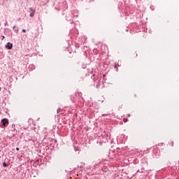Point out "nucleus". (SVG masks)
<instances>
[{"instance_id":"423d86ee","label":"nucleus","mask_w":179,"mask_h":179,"mask_svg":"<svg viewBox=\"0 0 179 179\" xmlns=\"http://www.w3.org/2000/svg\"><path fill=\"white\" fill-rule=\"evenodd\" d=\"M29 10H30V12H36L31 7L29 8Z\"/></svg>"},{"instance_id":"ddd939ff","label":"nucleus","mask_w":179,"mask_h":179,"mask_svg":"<svg viewBox=\"0 0 179 179\" xmlns=\"http://www.w3.org/2000/svg\"><path fill=\"white\" fill-rule=\"evenodd\" d=\"M1 37H2L1 40L3 41L5 38V36H1Z\"/></svg>"},{"instance_id":"1a4fd4ad","label":"nucleus","mask_w":179,"mask_h":179,"mask_svg":"<svg viewBox=\"0 0 179 179\" xmlns=\"http://www.w3.org/2000/svg\"><path fill=\"white\" fill-rule=\"evenodd\" d=\"M123 121H124V122H128V119L127 118H124Z\"/></svg>"},{"instance_id":"9d476101","label":"nucleus","mask_w":179,"mask_h":179,"mask_svg":"<svg viewBox=\"0 0 179 179\" xmlns=\"http://www.w3.org/2000/svg\"><path fill=\"white\" fill-rule=\"evenodd\" d=\"M170 145L172 146V147L174 146V142L171 141V142L170 143Z\"/></svg>"},{"instance_id":"7ed1b4c3","label":"nucleus","mask_w":179,"mask_h":179,"mask_svg":"<svg viewBox=\"0 0 179 179\" xmlns=\"http://www.w3.org/2000/svg\"><path fill=\"white\" fill-rule=\"evenodd\" d=\"M15 33L17 34L19 33V28H16V25H15L13 27Z\"/></svg>"},{"instance_id":"9b49d317","label":"nucleus","mask_w":179,"mask_h":179,"mask_svg":"<svg viewBox=\"0 0 179 179\" xmlns=\"http://www.w3.org/2000/svg\"><path fill=\"white\" fill-rule=\"evenodd\" d=\"M96 89H99V87H100V85L99 84L96 85Z\"/></svg>"},{"instance_id":"f8f14e48","label":"nucleus","mask_w":179,"mask_h":179,"mask_svg":"<svg viewBox=\"0 0 179 179\" xmlns=\"http://www.w3.org/2000/svg\"><path fill=\"white\" fill-rule=\"evenodd\" d=\"M108 114H102V117H107Z\"/></svg>"},{"instance_id":"2eb2a0df","label":"nucleus","mask_w":179,"mask_h":179,"mask_svg":"<svg viewBox=\"0 0 179 179\" xmlns=\"http://www.w3.org/2000/svg\"><path fill=\"white\" fill-rule=\"evenodd\" d=\"M22 33H26V29H24L22 30Z\"/></svg>"},{"instance_id":"dca6fc26","label":"nucleus","mask_w":179,"mask_h":179,"mask_svg":"<svg viewBox=\"0 0 179 179\" xmlns=\"http://www.w3.org/2000/svg\"><path fill=\"white\" fill-rule=\"evenodd\" d=\"M16 150L19 151V150H20V148H16Z\"/></svg>"},{"instance_id":"20e7f679","label":"nucleus","mask_w":179,"mask_h":179,"mask_svg":"<svg viewBox=\"0 0 179 179\" xmlns=\"http://www.w3.org/2000/svg\"><path fill=\"white\" fill-rule=\"evenodd\" d=\"M35 13H36V11L31 12L29 14L30 17H34Z\"/></svg>"},{"instance_id":"a211bd4d","label":"nucleus","mask_w":179,"mask_h":179,"mask_svg":"<svg viewBox=\"0 0 179 179\" xmlns=\"http://www.w3.org/2000/svg\"><path fill=\"white\" fill-rule=\"evenodd\" d=\"M126 31H129V29H126Z\"/></svg>"},{"instance_id":"f03ea898","label":"nucleus","mask_w":179,"mask_h":179,"mask_svg":"<svg viewBox=\"0 0 179 179\" xmlns=\"http://www.w3.org/2000/svg\"><path fill=\"white\" fill-rule=\"evenodd\" d=\"M5 48H6L7 50H12V48H13V44H12L10 42H8L7 45L5 46Z\"/></svg>"},{"instance_id":"6e6552de","label":"nucleus","mask_w":179,"mask_h":179,"mask_svg":"<svg viewBox=\"0 0 179 179\" xmlns=\"http://www.w3.org/2000/svg\"><path fill=\"white\" fill-rule=\"evenodd\" d=\"M114 68L116 69V71H118V67H117V64H115Z\"/></svg>"},{"instance_id":"4468645a","label":"nucleus","mask_w":179,"mask_h":179,"mask_svg":"<svg viewBox=\"0 0 179 179\" xmlns=\"http://www.w3.org/2000/svg\"><path fill=\"white\" fill-rule=\"evenodd\" d=\"M4 26H8V21H6V23L4 24Z\"/></svg>"},{"instance_id":"f3484780","label":"nucleus","mask_w":179,"mask_h":179,"mask_svg":"<svg viewBox=\"0 0 179 179\" xmlns=\"http://www.w3.org/2000/svg\"><path fill=\"white\" fill-rule=\"evenodd\" d=\"M127 117H131V114H128V115H127Z\"/></svg>"},{"instance_id":"39448f33","label":"nucleus","mask_w":179,"mask_h":179,"mask_svg":"<svg viewBox=\"0 0 179 179\" xmlns=\"http://www.w3.org/2000/svg\"><path fill=\"white\" fill-rule=\"evenodd\" d=\"M57 117H59V115H58V113H61V108H57Z\"/></svg>"},{"instance_id":"f257e3e1","label":"nucleus","mask_w":179,"mask_h":179,"mask_svg":"<svg viewBox=\"0 0 179 179\" xmlns=\"http://www.w3.org/2000/svg\"><path fill=\"white\" fill-rule=\"evenodd\" d=\"M1 124L3 127H8V124H9V120L6 118H4L1 120Z\"/></svg>"},{"instance_id":"0eeeda50","label":"nucleus","mask_w":179,"mask_h":179,"mask_svg":"<svg viewBox=\"0 0 179 179\" xmlns=\"http://www.w3.org/2000/svg\"><path fill=\"white\" fill-rule=\"evenodd\" d=\"M3 166L8 167V165H7L6 162L3 163Z\"/></svg>"}]
</instances>
